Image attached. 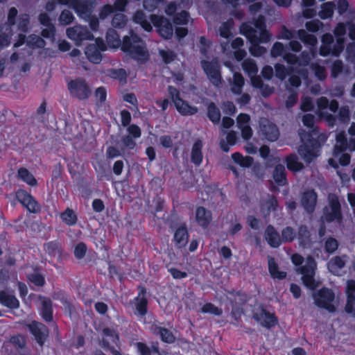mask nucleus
Returning a JSON list of instances; mask_svg holds the SVG:
<instances>
[{"label": "nucleus", "instance_id": "nucleus-24", "mask_svg": "<svg viewBox=\"0 0 355 355\" xmlns=\"http://www.w3.org/2000/svg\"><path fill=\"white\" fill-rule=\"evenodd\" d=\"M260 129L263 138L268 141H275L278 139L279 132L275 124L268 122L266 124H261Z\"/></svg>", "mask_w": 355, "mask_h": 355}, {"label": "nucleus", "instance_id": "nucleus-43", "mask_svg": "<svg viewBox=\"0 0 355 355\" xmlns=\"http://www.w3.org/2000/svg\"><path fill=\"white\" fill-rule=\"evenodd\" d=\"M334 3L331 2L324 3L319 12V16L322 19H327L332 17L334 15Z\"/></svg>", "mask_w": 355, "mask_h": 355}, {"label": "nucleus", "instance_id": "nucleus-13", "mask_svg": "<svg viewBox=\"0 0 355 355\" xmlns=\"http://www.w3.org/2000/svg\"><path fill=\"white\" fill-rule=\"evenodd\" d=\"M15 196L19 203L30 213L38 214L41 211L40 204L27 191L19 189L16 191Z\"/></svg>", "mask_w": 355, "mask_h": 355}, {"label": "nucleus", "instance_id": "nucleus-46", "mask_svg": "<svg viewBox=\"0 0 355 355\" xmlns=\"http://www.w3.org/2000/svg\"><path fill=\"white\" fill-rule=\"evenodd\" d=\"M201 312L203 313H210L216 316H220L223 314V310L211 302L205 303L201 308Z\"/></svg>", "mask_w": 355, "mask_h": 355}, {"label": "nucleus", "instance_id": "nucleus-49", "mask_svg": "<svg viewBox=\"0 0 355 355\" xmlns=\"http://www.w3.org/2000/svg\"><path fill=\"white\" fill-rule=\"evenodd\" d=\"M262 207H265L268 213L276 211L278 207L277 198L274 195H268V198L263 202Z\"/></svg>", "mask_w": 355, "mask_h": 355}, {"label": "nucleus", "instance_id": "nucleus-36", "mask_svg": "<svg viewBox=\"0 0 355 355\" xmlns=\"http://www.w3.org/2000/svg\"><path fill=\"white\" fill-rule=\"evenodd\" d=\"M244 83L245 81L242 74L239 72L234 73L233 75L232 92L235 94H241Z\"/></svg>", "mask_w": 355, "mask_h": 355}, {"label": "nucleus", "instance_id": "nucleus-48", "mask_svg": "<svg viewBox=\"0 0 355 355\" xmlns=\"http://www.w3.org/2000/svg\"><path fill=\"white\" fill-rule=\"evenodd\" d=\"M127 24V18L124 14L116 13L112 19V25L114 28H122Z\"/></svg>", "mask_w": 355, "mask_h": 355}, {"label": "nucleus", "instance_id": "nucleus-39", "mask_svg": "<svg viewBox=\"0 0 355 355\" xmlns=\"http://www.w3.org/2000/svg\"><path fill=\"white\" fill-rule=\"evenodd\" d=\"M190 19L189 12L185 10L177 12L172 18L173 22L175 25H187Z\"/></svg>", "mask_w": 355, "mask_h": 355}, {"label": "nucleus", "instance_id": "nucleus-52", "mask_svg": "<svg viewBox=\"0 0 355 355\" xmlns=\"http://www.w3.org/2000/svg\"><path fill=\"white\" fill-rule=\"evenodd\" d=\"M76 28L78 34V44L84 40L94 38L93 34L86 27L76 26Z\"/></svg>", "mask_w": 355, "mask_h": 355}, {"label": "nucleus", "instance_id": "nucleus-3", "mask_svg": "<svg viewBox=\"0 0 355 355\" xmlns=\"http://www.w3.org/2000/svg\"><path fill=\"white\" fill-rule=\"evenodd\" d=\"M323 221L327 223H336L341 224L343 221V213L339 197L333 193L327 196V204L322 209L321 216Z\"/></svg>", "mask_w": 355, "mask_h": 355}, {"label": "nucleus", "instance_id": "nucleus-38", "mask_svg": "<svg viewBox=\"0 0 355 355\" xmlns=\"http://www.w3.org/2000/svg\"><path fill=\"white\" fill-rule=\"evenodd\" d=\"M9 342L18 350H24L26 348V339L21 334L11 336Z\"/></svg>", "mask_w": 355, "mask_h": 355}, {"label": "nucleus", "instance_id": "nucleus-57", "mask_svg": "<svg viewBox=\"0 0 355 355\" xmlns=\"http://www.w3.org/2000/svg\"><path fill=\"white\" fill-rule=\"evenodd\" d=\"M74 17L72 12L69 10H64L62 11L59 21L62 25H69L73 22Z\"/></svg>", "mask_w": 355, "mask_h": 355}, {"label": "nucleus", "instance_id": "nucleus-50", "mask_svg": "<svg viewBox=\"0 0 355 355\" xmlns=\"http://www.w3.org/2000/svg\"><path fill=\"white\" fill-rule=\"evenodd\" d=\"M109 76L120 82H125L127 78V73L124 69H112L109 71Z\"/></svg>", "mask_w": 355, "mask_h": 355}, {"label": "nucleus", "instance_id": "nucleus-23", "mask_svg": "<svg viewBox=\"0 0 355 355\" xmlns=\"http://www.w3.org/2000/svg\"><path fill=\"white\" fill-rule=\"evenodd\" d=\"M43 249L51 257L57 258L58 260L62 259L63 249L62 243L59 241L54 240L45 243Z\"/></svg>", "mask_w": 355, "mask_h": 355}, {"label": "nucleus", "instance_id": "nucleus-64", "mask_svg": "<svg viewBox=\"0 0 355 355\" xmlns=\"http://www.w3.org/2000/svg\"><path fill=\"white\" fill-rule=\"evenodd\" d=\"M277 39H284V40H291L293 37H295V32L291 30H289L286 26H283L282 27V30L279 34L277 36Z\"/></svg>", "mask_w": 355, "mask_h": 355}, {"label": "nucleus", "instance_id": "nucleus-6", "mask_svg": "<svg viewBox=\"0 0 355 355\" xmlns=\"http://www.w3.org/2000/svg\"><path fill=\"white\" fill-rule=\"evenodd\" d=\"M178 220H179L178 216L171 219L169 228L173 231V241L175 246L178 249H182L189 242V234L187 223L185 221L178 223Z\"/></svg>", "mask_w": 355, "mask_h": 355}, {"label": "nucleus", "instance_id": "nucleus-54", "mask_svg": "<svg viewBox=\"0 0 355 355\" xmlns=\"http://www.w3.org/2000/svg\"><path fill=\"white\" fill-rule=\"evenodd\" d=\"M87 250V245L83 242H80L74 248L73 254L76 259H83L86 254Z\"/></svg>", "mask_w": 355, "mask_h": 355}, {"label": "nucleus", "instance_id": "nucleus-27", "mask_svg": "<svg viewBox=\"0 0 355 355\" xmlns=\"http://www.w3.org/2000/svg\"><path fill=\"white\" fill-rule=\"evenodd\" d=\"M272 177L274 181L279 186H284L288 183L285 167L281 164H278L275 166L272 173Z\"/></svg>", "mask_w": 355, "mask_h": 355}, {"label": "nucleus", "instance_id": "nucleus-1", "mask_svg": "<svg viewBox=\"0 0 355 355\" xmlns=\"http://www.w3.org/2000/svg\"><path fill=\"white\" fill-rule=\"evenodd\" d=\"M106 40L110 46L113 47L121 46L123 52L132 59L141 63L149 59V53L141 38L133 33L130 36L125 35L123 40L114 30H109L106 35Z\"/></svg>", "mask_w": 355, "mask_h": 355}, {"label": "nucleus", "instance_id": "nucleus-35", "mask_svg": "<svg viewBox=\"0 0 355 355\" xmlns=\"http://www.w3.org/2000/svg\"><path fill=\"white\" fill-rule=\"evenodd\" d=\"M249 42L250 43L249 51L252 56L261 57L267 52V49L264 46L259 45L260 40L255 38Z\"/></svg>", "mask_w": 355, "mask_h": 355}, {"label": "nucleus", "instance_id": "nucleus-25", "mask_svg": "<svg viewBox=\"0 0 355 355\" xmlns=\"http://www.w3.org/2000/svg\"><path fill=\"white\" fill-rule=\"evenodd\" d=\"M202 141L200 139H197L192 146L191 152V162L196 166H199L202 162Z\"/></svg>", "mask_w": 355, "mask_h": 355}, {"label": "nucleus", "instance_id": "nucleus-4", "mask_svg": "<svg viewBox=\"0 0 355 355\" xmlns=\"http://www.w3.org/2000/svg\"><path fill=\"white\" fill-rule=\"evenodd\" d=\"M312 297L318 308L327 310L329 313H334L336 311L334 304L336 295L331 288L323 286L313 292Z\"/></svg>", "mask_w": 355, "mask_h": 355}, {"label": "nucleus", "instance_id": "nucleus-7", "mask_svg": "<svg viewBox=\"0 0 355 355\" xmlns=\"http://www.w3.org/2000/svg\"><path fill=\"white\" fill-rule=\"evenodd\" d=\"M67 89L71 96L80 101H85L92 95V89L83 78H76L67 83Z\"/></svg>", "mask_w": 355, "mask_h": 355}, {"label": "nucleus", "instance_id": "nucleus-18", "mask_svg": "<svg viewBox=\"0 0 355 355\" xmlns=\"http://www.w3.org/2000/svg\"><path fill=\"white\" fill-rule=\"evenodd\" d=\"M95 0H72L73 9L80 17H88L94 8Z\"/></svg>", "mask_w": 355, "mask_h": 355}, {"label": "nucleus", "instance_id": "nucleus-58", "mask_svg": "<svg viewBox=\"0 0 355 355\" xmlns=\"http://www.w3.org/2000/svg\"><path fill=\"white\" fill-rule=\"evenodd\" d=\"M164 1L165 0H143V7L148 12H153L160 3Z\"/></svg>", "mask_w": 355, "mask_h": 355}, {"label": "nucleus", "instance_id": "nucleus-47", "mask_svg": "<svg viewBox=\"0 0 355 355\" xmlns=\"http://www.w3.org/2000/svg\"><path fill=\"white\" fill-rule=\"evenodd\" d=\"M27 44L28 46L35 49V48H44L46 45V42L41 37L36 35H31L29 36V38L27 41Z\"/></svg>", "mask_w": 355, "mask_h": 355}, {"label": "nucleus", "instance_id": "nucleus-15", "mask_svg": "<svg viewBox=\"0 0 355 355\" xmlns=\"http://www.w3.org/2000/svg\"><path fill=\"white\" fill-rule=\"evenodd\" d=\"M30 333L34 336L36 343L42 347L49 334L48 327L39 322L33 321L28 325Z\"/></svg>", "mask_w": 355, "mask_h": 355}, {"label": "nucleus", "instance_id": "nucleus-45", "mask_svg": "<svg viewBox=\"0 0 355 355\" xmlns=\"http://www.w3.org/2000/svg\"><path fill=\"white\" fill-rule=\"evenodd\" d=\"M338 241L332 236H329L324 242V250L329 254H334L338 248Z\"/></svg>", "mask_w": 355, "mask_h": 355}, {"label": "nucleus", "instance_id": "nucleus-9", "mask_svg": "<svg viewBox=\"0 0 355 355\" xmlns=\"http://www.w3.org/2000/svg\"><path fill=\"white\" fill-rule=\"evenodd\" d=\"M150 20L157 33L165 40H170L173 35V28L168 19L162 15H150Z\"/></svg>", "mask_w": 355, "mask_h": 355}, {"label": "nucleus", "instance_id": "nucleus-26", "mask_svg": "<svg viewBox=\"0 0 355 355\" xmlns=\"http://www.w3.org/2000/svg\"><path fill=\"white\" fill-rule=\"evenodd\" d=\"M147 297H135L134 298V313L138 317H145L148 311Z\"/></svg>", "mask_w": 355, "mask_h": 355}, {"label": "nucleus", "instance_id": "nucleus-29", "mask_svg": "<svg viewBox=\"0 0 355 355\" xmlns=\"http://www.w3.org/2000/svg\"><path fill=\"white\" fill-rule=\"evenodd\" d=\"M268 264L269 273L273 279L282 280L286 277V272L279 270V266L273 257L268 259Z\"/></svg>", "mask_w": 355, "mask_h": 355}, {"label": "nucleus", "instance_id": "nucleus-61", "mask_svg": "<svg viewBox=\"0 0 355 355\" xmlns=\"http://www.w3.org/2000/svg\"><path fill=\"white\" fill-rule=\"evenodd\" d=\"M322 26V23L318 19L308 21L305 23L306 30L311 33H317Z\"/></svg>", "mask_w": 355, "mask_h": 355}, {"label": "nucleus", "instance_id": "nucleus-10", "mask_svg": "<svg viewBox=\"0 0 355 355\" xmlns=\"http://www.w3.org/2000/svg\"><path fill=\"white\" fill-rule=\"evenodd\" d=\"M200 64L210 82L216 87L220 85L223 78L218 61L217 60H213L211 61L202 60Z\"/></svg>", "mask_w": 355, "mask_h": 355}, {"label": "nucleus", "instance_id": "nucleus-56", "mask_svg": "<svg viewBox=\"0 0 355 355\" xmlns=\"http://www.w3.org/2000/svg\"><path fill=\"white\" fill-rule=\"evenodd\" d=\"M347 146V138L345 135L339 134L336 137V144L334 146L335 152H343Z\"/></svg>", "mask_w": 355, "mask_h": 355}, {"label": "nucleus", "instance_id": "nucleus-42", "mask_svg": "<svg viewBox=\"0 0 355 355\" xmlns=\"http://www.w3.org/2000/svg\"><path fill=\"white\" fill-rule=\"evenodd\" d=\"M296 236V232L295 230L290 227L287 226L284 227L282 230L281 233V240L282 241V243H291L293 241Z\"/></svg>", "mask_w": 355, "mask_h": 355}, {"label": "nucleus", "instance_id": "nucleus-55", "mask_svg": "<svg viewBox=\"0 0 355 355\" xmlns=\"http://www.w3.org/2000/svg\"><path fill=\"white\" fill-rule=\"evenodd\" d=\"M102 333L104 336L111 338L112 343L117 345L119 342V334L116 330L105 327L103 329Z\"/></svg>", "mask_w": 355, "mask_h": 355}, {"label": "nucleus", "instance_id": "nucleus-37", "mask_svg": "<svg viewBox=\"0 0 355 355\" xmlns=\"http://www.w3.org/2000/svg\"><path fill=\"white\" fill-rule=\"evenodd\" d=\"M234 26V21L232 19L223 22L219 27V34L225 39H230L232 37V29Z\"/></svg>", "mask_w": 355, "mask_h": 355}, {"label": "nucleus", "instance_id": "nucleus-19", "mask_svg": "<svg viewBox=\"0 0 355 355\" xmlns=\"http://www.w3.org/2000/svg\"><path fill=\"white\" fill-rule=\"evenodd\" d=\"M347 302L345 306L346 313L355 317V280L347 281L346 287Z\"/></svg>", "mask_w": 355, "mask_h": 355}, {"label": "nucleus", "instance_id": "nucleus-32", "mask_svg": "<svg viewBox=\"0 0 355 355\" xmlns=\"http://www.w3.org/2000/svg\"><path fill=\"white\" fill-rule=\"evenodd\" d=\"M287 168L293 172H298L304 168V164L298 160L295 154H290L286 157Z\"/></svg>", "mask_w": 355, "mask_h": 355}, {"label": "nucleus", "instance_id": "nucleus-28", "mask_svg": "<svg viewBox=\"0 0 355 355\" xmlns=\"http://www.w3.org/2000/svg\"><path fill=\"white\" fill-rule=\"evenodd\" d=\"M17 178L31 187L37 185V181L34 175L25 167H20L18 169Z\"/></svg>", "mask_w": 355, "mask_h": 355}, {"label": "nucleus", "instance_id": "nucleus-44", "mask_svg": "<svg viewBox=\"0 0 355 355\" xmlns=\"http://www.w3.org/2000/svg\"><path fill=\"white\" fill-rule=\"evenodd\" d=\"M286 51V46L282 42H275L270 49V55L275 58L279 56L283 58Z\"/></svg>", "mask_w": 355, "mask_h": 355}, {"label": "nucleus", "instance_id": "nucleus-30", "mask_svg": "<svg viewBox=\"0 0 355 355\" xmlns=\"http://www.w3.org/2000/svg\"><path fill=\"white\" fill-rule=\"evenodd\" d=\"M60 218L67 225L71 227L76 225L78 222V216L76 213L71 208L67 207L60 213Z\"/></svg>", "mask_w": 355, "mask_h": 355}, {"label": "nucleus", "instance_id": "nucleus-22", "mask_svg": "<svg viewBox=\"0 0 355 355\" xmlns=\"http://www.w3.org/2000/svg\"><path fill=\"white\" fill-rule=\"evenodd\" d=\"M0 304L11 310L18 309L20 303L17 297L6 291H0Z\"/></svg>", "mask_w": 355, "mask_h": 355}, {"label": "nucleus", "instance_id": "nucleus-2", "mask_svg": "<svg viewBox=\"0 0 355 355\" xmlns=\"http://www.w3.org/2000/svg\"><path fill=\"white\" fill-rule=\"evenodd\" d=\"M304 126L311 129V132L306 134V141L299 147L298 153L305 162L309 164L320 154L321 144L318 127L315 126V116L312 114H305L302 119Z\"/></svg>", "mask_w": 355, "mask_h": 355}, {"label": "nucleus", "instance_id": "nucleus-31", "mask_svg": "<svg viewBox=\"0 0 355 355\" xmlns=\"http://www.w3.org/2000/svg\"><path fill=\"white\" fill-rule=\"evenodd\" d=\"M53 305L50 299H45L42 302L41 315L44 321L50 322L53 321Z\"/></svg>", "mask_w": 355, "mask_h": 355}, {"label": "nucleus", "instance_id": "nucleus-12", "mask_svg": "<svg viewBox=\"0 0 355 355\" xmlns=\"http://www.w3.org/2000/svg\"><path fill=\"white\" fill-rule=\"evenodd\" d=\"M107 50V46L101 38H96L95 42L89 44L85 49V54L89 62L99 64L102 61V52Z\"/></svg>", "mask_w": 355, "mask_h": 355}, {"label": "nucleus", "instance_id": "nucleus-63", "mask_svg": "<svg viewBox=\"0 0 355 355\" xmlns=\"http://www.w3.org/2000/svg\"><path fill=\"white\" fill-rule=\"evenodd\" d=\"M114 12V8L112 5L105 4L100 9L98 16L100 19H105Z\"/></svg>", "mask_w": 355, "mask_h": 355}, {"label": "nucleus", "instance_id": "nucleus-62", "mask_svg": "<svg viewBox=\"0 0 355 355\" xmlns=\"http://www.w3.org/2000/svg\"><path fill=\"white\" fill-rule=\"evenodd\" d=\"M329 265L331 268L342 269L345 266V261L343 257L336 256L329 261Z\"/></svg>", "mask_w": 355, "mask_h": 355}, {"label": "nucleus", "instance_id": "nucleus-40", "mask_svg": "<svg viewBox=\"0 0 355 355\" xmlns=\"http://www.w3.org/2000/svg\"><path fill=\"white\" fill-rule=\"evenodd\" d=\"M240 33L244 35L249 42L257 38V31L247 23H243L241 25Z\"/></svg>", "mask_w": 355, "mask_h": 355}, {"label": "nucleus", "instance_id": "nucleus-5", "mask_svg": "<svg viewBox=\"0 0 355 355\" xmlns=\"http://www.w3.org/2000/svg\"><path fill=\"white\" fill-rule=\"evenodd\" d=\"M167 92L171 102L182 116L194 115L198 112V109L197 107L190 105L187 101L181 98V93L179 89L173 85H168Z\"/></svg>", "mask_w": 355, "mask_h": 355}, {"label": "nucleus", "instance_id": "nucleus-33", "mask_svg": "<svg viewBox=\"0 0 355 355\" xmlns=\"http://www.w3.org/2000/svg\"><path fill=\"white\" fill-rule=\"evenodd\" d=\"M207 115L214 124L218 123L221 117L219 108L213 102L209 103L207 105Z\"/></svg>", "mask_w": 355, "mask_h": 355}, {"label": "nucleus", "instance_id": "nucleus-53", "mask_svg": "<svg viewBox=\"0 0 355 355\" xmlns=\"http://www.w3.org/2000/svg\"><path fill=\"white\" fill-rule=\"evenodd\" d=\"M274 67L275 76L281 80H285L289 74L288 69L282 64L277 63L275 64Z\"/></svg>", "mask_w": 355, "mask_h": 355}, {"label": "nucleus", "instance_id": "nucleus-60", "mask_svg": "<svg viewBox=\"0 0 355 355\" xmlns=\"http://www.w3.org/2000/svg\"><path fill=\"white\" fill-rule=\"evenodd\" d=\"M159 55L166 64L171 63L176 58V54L171 50H160Z\"/></svg>", "mask_w": 355, "mask_h": 355}, {"label": "nucleus", "instance_id": "nucleus-17", "mask_svg": "<svg viewBox=\"0 0 355 355\" xmlns=\"http://www.w3.org/2000/svg\"><path fill=\"white\" fill-rule=\"evenodd\" d=\"M317 200V193L313 189L307 190L302 195L301 205L307 213L312 214L315 209Z\"/></svg>", "mask_w": 355, "mask_h": 355}, {"label": "nucleus", "instance_id": "nucleus-8", "mask_svg": "<svg viewBox=\"0 0 355 355\" xmlns=\"http://www.w3.org/2000/svg\"><path fill=\"white\" fill-rule=\"evenodd\" d=\"M315 268L316 263L311 257H309L306 263L299 268V272L302 274V280L304 285L312 291L315 290L318 286V282L314 278Z\"/></svg>", "mask_w": 355, "mask_h": 355}, {"label": "nucleus", "instance_id": "nucleus-41", "mask_svg": "<svg viewBox=\"0 0 355 355\" xmlns=\"http://www.w3.org/2000/svg\"><path fill=\"white\" fill-rule=\"evenodd\" d=\"M27 280L39 287H42L46 284L44 276L37 272L28 274L27 275Z\"/></svg>", "mask_w": 355, "mask_h": 355}, {"label": "nucleus", "instance_id": "nucleus-14", "mask_svg": "<svg viewBox=\"0 0 355 355\" xmlns=\"http://www.w3.org/2000/svg\"><path fill=\"white\" fill-rule=\"evenodd\" d=\"M162 322L155 321L149 327L150 331L155 336H159L161 341L166 344H173L176 337L168 329L162 327Z\"/></svg>", "mask_w": 355, "mask_h": 355}, {"label": "nucleus", "instance_id": "nucleus-59", "mask_svg": "<svg viewBox=\"0 0 355 355\" xmlns=\"http://www.w3.org/2000/svg\"><path fill=\"white\" fill-rule=\"evenodd\" d=\"M343 62L340 60H336L334 62L331 67V76L332 78H337L343 70Z\"/></svg>", "mask_w": 355, "mask_h": 355}, {"label": "nucleus", "instance_id": "nucleus-11", "mask_svg": "<svg viewBox=\"0 0 355 355\" xmlns=\"http://www.w3.org/2000/svg\"><path fill=\"white\" fill-rule=\"evenodd\" d=\"M17 22V29L20 32L27 33L30 24V17L27 13H22L18 16V11L15 7H11L8 12L7 24L14 26Z\"/></svg>", "mask_w": 355, "mask_h": 355}, {"label": "nucleus", "instance_id": "nucleus-21", "mask_svg": "<svg viewBox=\"0 0 355 355\" xmlns=\"http://www.w3.org/2000/svg\"><path fill=\"white\" fill-rule=\"evenodd\" d=\"M264 237L268 245L272 248H277L282 244L279 232L270 224L265 230Z\"/></svg>", "mask_w": 355, "mask_h": 355}, {"label": "nucleus", "instance_id": "nucleus-51", "mask_svg": "<svg viewBox=\"0 0 355 355\" xmlns=\"http://www.w3.org/2000/svg\"><path fill=\"white\" fill-rule=\"evenodd\" d=\"M345 40L343 37H336V44L332 47V56L339 57L344 50Z\"/></svg>", "mask_w": 355, "mask_h": 355}, {"label": "nucleus", "instance_id": "nucleus-16", "mask_svg": "<svg viewBox=\"0 0 355 355\" xmlns=\"http://www.w3.org/2000/svg\"><path fill=\"white\" fill-rule=\"evenodd\" d=\"M252 318L257 322H261L262 327L270 329L278 323V318L275 313H270L264 306H261V312L253 313Z\"/></svg>", "mask_w": 355, "mask_h": 355}, {"label": "nucleus", "instance_id": "nucleus-20", "mask_svg": "<svg viewBox=\"0 0 355 355\" xmlns=\"http://www.w3.org/2000/svg\"><path fill=\"white\" fill-rule=\"evenodd\" d=\"M195 219L200 227L207 229L212 221V213L204 207H198L196 209Z\"/></svg>", "mask_w": 355, "mask_h": 355}, {"label": "nucleus", "instance_id": "nucleus-34", "mask_svg": "<svg viewBox=\"0 0 355 355\" xmlns=\"http://www.w3.org/2000/svg\"><path fill=\"white\" fill-rule=\"evenodd\" d=\"M297 37L304 44L315 46L318 43L316 36L313 34H309L305 30L300 29L297 31Z\"/></svg>", "mask_w": 355, "mask_h": 355}]
</instances>
